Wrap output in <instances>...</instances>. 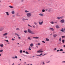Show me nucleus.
I'll list each match as a JSON object with an SVG mask.
<instances>
[{"mask_svg": "<svg viewBox=\"0 0 65 65\" xmlns=\"http://www.w3.org/2000/svg\"><path fill=\"white\" fill-rule=\"evenodd\" d=\"M8 34V33H5L3 34V36H6Z\"/></svg>", "mask_w": 65, "mask_h": 65, "instance_id": "nucleus-11", "label": "nucleus"}, {"mask_svg": "<svg viewBox=\"0 0 65 65\" xmlns=\"http://www.w3.org/2000/svg\"><path fill=\"white\" fill-rule=\"evenodd\" d=\"M9 7H10V8H13V7H12L11 6H9Z\"/></svg>", "mask_w": 65, "mask_h": 65, "instance_id": "nucleus-18", "label": "nucleus"}, {"mask_svg": "<svg viewBox=\"0 0 65 65\" xmlns=\"http://www.w3.org/2000/svg\"><path fill=\"white\" fill-rule=\"evenodd\" d=\"M46 41H50V40H49V39H48L46 38Z\"/></svg>", "mask_w": 65, "mask_h": 65, "instance_id": "nucleus-30", "label": "nucleus"}, {"mask_svg": "<svg viewBox=\"0 0 65 65\" xmlns=\"http://www.w3.org/2000/svg\"><path fill=\"white\" fill-rule=\"evenodd\" d=\"M62 62H63V63H65V61H63Z\"/></svg>", "mask_w": 65, "mask_h": 65, "instance_id": "nucleus-60", "label": "nucleus"}, {"mask_svg": "<svg viewBox=\"0 0 65 65\" xmlns=\"http://www.w3.org/2000/svg\"><path fill=\"white\" fill-rule=\"evenodd\" d=\"M60 50H58L57 51V52H59V51H60Z\"/></svg>", "mask_w": 65, "mask_h": 65, "instance_id": "nucleus-54", "label": "nucleus"}, {"mask_svg": "<svg viewBox=\"0 0 65 65\" xmlns=\"http://www.w3.org/2000/svg\"><path fill=\"white\" fill-rule=\"evenodd\" d=\"M22 21H25L26 20V21H28L29 20L26 19H25V18H23L22 19Z\"/></svg>", "mask_w": 65, "mask_h": 65, "instance_id": "nucleus-13", "label": "nucleus"}, {"mask_svg": "<svg viewBox=\"0 0 65 65\" xmlns=\"http://www.w3.org/2000/svg\"><path fill=\"white\" fill-rule=\"evenodd\" d=\"M29 48H31V47H30V46H29Z\"/></svg>", "mask_w": 65, "mask_h": 65, "instance_id": "nucleus-58", "label": "nucleus"}, {"mask_svg": "<svg viewBox=\"0 0 65 65\" xmlns=\"http://www.w3.org/2000/svg\"><path fill=\"white\" fill-rule=\"evenodd\" d=\"M56 27L57 29H59V28H60V27L59 26V25H57L56 26Z\"/></svg>", "mask_w": 65, "mask_h": 65, "instance_id": "nucleus-14", "label": "nucleus"}, {"mask_svg": "<svg viewBox=\"0 0 65 65\" xmlns=\"http://www.w3.org/2000/svg\"><path fill=\"white\" fill-rule=\"evenodd\" d=\"M63 47H65V45H63Z\"/></svg>", "mask_w": 65, "mask_h": 65, "instance_id": "nucleus-62", "label": "nucleus"}, {"mask_svg": "<svg viewBox=\"0 0 65 65\" xmlns=\"http://www.w3.org/2000/svg\"><path fill=\"white\" fill-rule=\"evenodd\" d=\"M14 57L16 59H17V58H18V57L17 56H15Z\"/></svg>", "mask_w": 65, "mask_h": 65, "instance_id": "nucleus-48", "label": "nucleus"}, {"mask_svg": "<svg viewBox=\"0 0 65 65\" xmlns=\"http://www.w3.org/2000/svg\"><path fill=\"white\" fill-rule=\"evenodd\" d=\"M3 29H4V27H2L0 28V31H3Z\"/></svg>", "mask_w": 65, "mask_h": 65, "instance_id": "nucleus-7", "label": "nucleus"}, {"mask_svg": "<svg viewBox=\"0 0 65 65\" xmlns=\"http://www.w3.org/2000/svg\"><path fill=\"white\" fill-rule=\"evenodd\" d=\"M4 45L3 44H0V46H1V47H3Z\"/></svg>", "mask_w": 65, "mask_h": 65, "instance_id": "nucleus-20", "label": "nucleus"}, {"mask_svg": "<svg viewBox=\"0 0 65 65\" xmlns=\"http://www.w3.org/2000/svg\"><path fill=\"white\" fill-rule=\"evenodd\" d=\"M27 31L28 33H31V34H35V33L32 32V31H31L29 29H27Z\"/></svg>", "mask_w": 65, "mask_h": 65, "instance_id": "nucleus-1", "label": "nucleus"}, {"mask_svg": "<svg viewBox=\"0 0 65 65\" xmlns=\"http://www.w3.org/2000/svg\"><path fill=\"white\" fill-rule=\"evenodd\" d=\"M28 26H29V27H31V28H32V27L29 24H28Z\"/></svg>", "mask_w": 65, "mask_h": 65, "instance_id": "nucleus-34", "label": "nucleus"}, {"mask_svg": "<svg viewBox=\"0 0 65 65\" xmlns=\"http://www.w3.org/2000/svg\"><path fill=\"white\" fill-rule=\"evenodd\" d=\"M33 46V44L32 43H31L30 44V46L31 47H32Z\"/></svg>", "mask_w": 65, "mask_h": 65, "instance_id": "nucleus-21", "label": "nucleus"}, {"mask_svg": "<svg viewBox=\"0 0 65 65\" xmlns=\"http://www.w3.org/2000/svg\"><path fill=\"white\" fill-rule=\"evenodd\" d=\"M25 53L26 54H29V53H28V52H27V51H26L25 52Z\"/></svg>", "mask_w": 65, "mask_h": 65, "instance_id": "nucleus-36", "label": "nucleus"}, {"mask_svg": "<svg viewBox=\"0 0 65 65\" xmlns=\"http://www.w3.org/2000/svg\"><path fill=\"white\" fill-rule=\"evenodd\" d=\"M45 10L44 9H43L42 10V12H45Z\"/></svg>", "mask_w": 65, "mask_h": 65, "instance_id": "nucleus-25", "label": "nucleus"}, {"mask_svg": "<svg viewBox=\"0 0 65 65\" xmlns=\"http://www.w3.org/2000/svg\"><path fill=\"white\" fill-rule=\"evenodd\" d=\"M62 41L63 43H64V42H65V40H62Z\"/></svg>", "mask_w": 65, "mask_h": 65, "instance_id": "nucleus-33", "label": "nucleus"}, {"mask_svg": "<svg viewBox=\"0 0 65 65\" xmlns=\"http://www.w3.org/2000/svg\"><path fill=\"white\" fill-rule=\"evenodd\" d=\"M5 41H6V42H9V41L8 40H5Z\"/></svg>", "mask_w": 65, "mask_h": 65, "instance_id": "nucleus-40", "label": "nucleus"}, {"mask_svg": "<svg viewBox=\"0 0 65 65\" xmlns=\"http://www.w3.org/2000/svg\"><path fill=\"white\" fill-rule=\"evenodd\" d=\"M64 19H62L60 21V23H61V24H63V23H64Z\"/></svg>", "mask_w": 65, "mask_h": 65, "instance_id": "nucleus-5", "label": "nucleus"}, {"mask_svg": "<svg viewBox=\"0 0 65 65\" xmlns=\"http://www.w3.org/2000/svg\"><path fill=\"white\" fill-rule=\"evenodd\" d=\"M60 51H63V50L62 49H61L60 50Z\"/></svg>", "mask_w": 65, "mask_h": 65, "instance_id": "nucleus-42", "label": "nucleus"}, {"mask_svg": "<svg viewBox=\"0 0 65 65\" xmlns=\"http://www.w3.org/2000/svg\"><path fill=\"white\" fill-rule=\"evenodd\" d=\"M12 58L13 59H15V57H12Z\"/></svg>", "mask_w": 65, "mask_h": 65, "instance_id": "nucleus-46", "label": "nucleus"}, {"mask_svg": "<svg viewBox=\"0 0 65 65\" xmlns=\"http://www.w3.org/2000/svg\"><path fill=\"white\" fill-rule=\"evenodd\" d=\"M42 53H41L40 55H37L36 56H42Z\"/></svg>", "mask_w": 65, "mask_h": 65, "instance_id": "nucleus-31", "label": "nucleus"}, {"mask_svg": "<svg viewBox=\"0 0 65 65\" xmlns=\"http://www.w3.org/2000/svg\"><path fill=\"white\" fill-rule=\"evenodd\" d=\"M20 53H22V52H23V51H22V50H20Z\"/></svg>", "mask_w": 65, "mask_h": 65, "instance_id": "nucleus-37", "label": "nucleus"}, {"mask_svg": "<svg viewBox=\"0 0 65 65\" xmlns=\"http://www.w3.org/2000/svg\"><path fill=\"white\" fill-rule=\"evenodd\" d=\"M51 24H54L55 23V22L53 21H52L51 22Z\"/></svg>", "mask_w": 65, "mask_h": 65, "instance_id": "nucleus-23", "label": "nucleus"}, {"mask_svg": "<svg viewBox=\"0 0 65 65\" xmlns=\"http://www.w3.org/2000/svg\"><path fill=\"white\" fill-rule=\"evenodd\" d=\"M43 23V21H42L41 22H39V25H42V24Z\"/></svg>", "mask_w": 65, "mask_h": 65, "instance_id": "nucleus-6", "label": "nucleus"}, {"mask_svg": "<svg viewBox=\"0 0 65 65\" xmlns=\"http://www.w3.org/2000/svg\"><path fill=\"white\" fill-rule=\"evenodd\" d=\"M32 26L34 28H35V26L34 25H32Z\"/></svg>", "mask_w": 65, "mask_h": 65, "instance_id": "nucleus-43", "label": "nucleus"}, {"mask_svg": "<svg viewBox=\"0 0 65 65\" xmlns=\"http://www.w3.org/2000/svg\"><path fill=\"white\" fill-rule=\"evenodd\" d=\"M38 45H40V43H38Z\"/></svg>", "mask_w": 65, "mask_h": 65, "instance_id": "nucleus-41", "label": "nucleus"}, {"mask_svg": "<svg viewBox=\"0 0 65 65\" xmlns=\"http://www.w3.org/2000/svg\"><path fill=\"white\" fill-rule=\"evenodd\" d=\"M50 30H51V31H54V29L53 28H49Z\"/></svg>", "mask_w": 65, "mask_h": 65, "instance_id": "nucleus-9", "label": "nucleus"}, {"mask_svg": "<svg viewBox=\"0 0 65 65\" xmlns=\"http://www.w3.org/2000/svg\"><path fill=\"white\" fill-rule=\"evenodd\" d=\"M34 24L35 25H36V26H38V25H37V23L35 22H34Z\"/></svg>", "mask_w": 65, "mask_h": 65, "instance_id": "nucleus-19", "label": "nucleus"}, {"mask_svg": "<svg viewBox=\"0 0 65 65\" xmlns=\"http://www.w3.org/2000/svg\"><path fill=\"white\" fill-rule=\"evenodd\" d=\"M28 50H29V51H30V50H31V49L30 48H28Z\"/></svg>", "mask_w": 65, "mask_h": 65, "instance_id": "nucleus-52", "label": "nucleus"}, {"mask_svg": "<svg viewBox=\"0 0 65 65\" xmlns=\"http://www.w3.org/2000/svg\"><path fill=\"white\" fill-rule=\"evenodd\" d=\"M36 39H38L39 38V37H35V38Z\"/></svg>", "mask_w": 65, "mask_h": 65, "instance_id": "nucleus-35", "label": "nucleus"}, {"mask_svg": "<svg viewBox=\"0 0 65 65\" xmlns=\"http://www.w3.org/2000/svg\"><path fill=\"white\" fill-rule=\"evenodd\" d=\"M48 11L49 12H52V11H53V9L52 8H48Z\"/></svg>", "mask_w": 65, "mask_h": 65, "instance_id": "nucleus-3", "label": "nucleus"}, {"mask_svg": "<svg viewBox=\"0 0 65 65\" xmlns=\"http://www.w3.org/2000/svg\"><path fill=\"white\" fill-rule=\"evenodd\" d=\"M23 53H25V51H23Z\"/></svg>", "mask_w": 65, "mask_h": 65, "instance_id": "nucleus-55", "label": "nucleus"}, {"mask_svg": "<svg viewBox=\"0 0 65 65\" xmlns=\"http://www.w3.org/2000/svg\"><path fill=\"white\" fill-rule=\"evenodd\" d=\"M26 15L27 17H30L32 16V14L30 13H28L26 14Z\"/></svg>", "mask_w": 65, "mask_h": 65, "instance_id": "nucleus-2", "label": "nucleus"}, {"mask_svg": "<svg viewBox=\"0 0 65 65\" xmlns=\"http://www.w3.org/2000/svg\"><path fill=\"white\" fill-rule=\"evenodd\" d=\"M24 44H25V43H26V42H24Z\"/></svg>", "mask_w": 65, "mask_h": 65, "instance_id": "nucleus-59", "label": "nucleus"}, {"mask_svg": "<svg viewBox=\"0 0 65 65\" xmlns=\"http://www.w3.org/2000/svg\"><path fill=\"white\" fill-rule=\"evenodd\" d=\"M64 18V16H62V17H57V19L58 20H61V19H63Z\"/></svg>", "mask_w": 65, "mask_h": 65, "instance_id": "nucleus-4", "label": "nucleus"}, {"mask_svg": "<svg viewBox=\"0 0 65 65\" xmlns=\"http://www.w3.org/2000/svg\"><path fill=\"white\" fill-rule=\"evenodd\" d=\"M43 51L40 50H39L37 52V53H43Z\"/></svg>", "mask_w": 65, "mask_h": 65, "instance_id": "nucleus-10", "label": "nucleus"}, {"mask_svg": "<svg viewBox=\"0 0 65 65\" xmlns=\"http://www.w3.org/2000/svg\"><path fill=\"white\" fill-rule=\"evenodd\" d=\"M24 32L25 33H27V32H28V31H27V30H26L24 31Z\"/></svg>", "mask_w": 65, "mask_h": 65, "instance_id": "nucleus-24", "label": "nucleus"}, {"mask_svg": "<svg viewBox=\"0 0 65 65\" xmlns=\"http://www.w3.org/2000/svg\"><path fill=\"white\" fill-rule=\"evenodd\" d=\"M33 38H35V37H33Z\"/></svg>", "mask_w": 65, "mask_h": 65, "instance_id": "nucleus-61", "label": "nucleus"}, {"mask_svg": "<svg viewBox=\"0 0 65 65\" xmlns=\"http://www.w3.org/2000/svg\"><path fill=\"white\" fill-rule=\"evenodd\" d=\"M64 30H65V28H62V29H61V30H60V31L61 32H64Z\"/></svg>", "mask_w": 65, "mask_h": 65, "instance_id": "nucleus-8", "label": "nucleus"}, {"mask_svg": "<svg viewBox=\"0 0 65 65\" xmlns=\"http://www.w3.org/2000/svg\"><path fill=\"white\" fill-rule=\"evenodd\" d=\"M61 38H60L59 39V41L61 42Z\"/></svg>", "mask_w": 65, "mask_h": 65, "instance_id": "nucleus-32", "label": "nucleus"}, {"mask_svg": "<svg viewBox=\"0 0 65 65\" xmlns=\"http://www.w3.org/2000/svg\"><path fill=\"white\" fill-rule=\"evenodd\" d=\"M27 39H29L30 40H31V38H30V37H28L27 38Z\"/></svg>", "mask_w": 65, "mask_h": 65, "instance_id": "nucleus-26", "label": "nucleus"}, {"mask_svg": "<svg viewBox=\"0 0 65 65\" xmlns=\"http://www.w3.org/2000/svg\"><path fill=\"white\" fill-rule=\"evenodd\" d=\"M11 13L12 14H14V11H12L11 12Z\"/></svg>", "mask_w": 65, "mask_h": 65, "instance_id": "nucleus-22", "label": "nucleus"}, {"mask_svg": "<svg viewBox=\"0 0 65 65\" xmlns=\"http://www.w3.org/2000/svg\"><path fill=\"white\" fill-rule=\"evenodd\" d=\"M15 17V15H13L12 16V17H13V18H14Z\"/></svg>", "mask_w": 65, "mask_h": 65, "instance_id": "nucleus-53", "label": "nucleus"}, {"mask_svg": "<svg viewBox=\"0 0 65 65\" xmlns=\"http://www.w3.org/2000/svg\"><path fill=\"white\" fill-rule=\"evenodd\" d=\"M16 30L17 31H20V28H16Z\"/></svg>", "mask_w": 65, "mask_h": 65, "instance_id": "nucleus-15", "label": "nucleus"}, {"mask_svg": "<svg viewBox=\"0 0 65 65\" xmlns=\"http://www.w3.org/2000/svg\"><path fill=\"white\" fill-rule=\"evenodd\" d=\"M61 37L62 38H65V36H62Z\"/></svg>", "mask_w": 65, "mask_h": 65, "instance_id": "nucleus-39", "label": "nucleus"}, {"mask_svg": "<svg viewBox=\"0 0 65 65\" xmlns=\"http://www.w3.org/2000/svg\"><path fill=\"white\" fill-rule=\"evenodd\" d=\"M55 23L56 24H57V22H55Z\"/></svg>", "mask_w": 65, "mask_h": 65, "instance_id": "nucleus-63", "label": "nucleus"}, {"mask_svg": "<svg viewBox=\"0 0 65 65\" xmlns=\"http://www.w3.org/2000/svg\"><path fill=\"white\" fill-rule=\"evenodd\" d=\"M47 63H50V61H48L47 62Z\"/></svg>", "mask_w": 65, "mask_h": 65, "instance_id": "nucleus-56", "label": "nucleus"}, {"mask_svg": "<svg viewBox=\"0 0 65 65\" xmlns=\"http://www.w3.org/2000/svg\"><path fill=\"white\" fill-rule=\"evenodd\" d=\"M56 50H57V48H55L54 49V51H56Z\"/></svg>", "mask_w": 65, "mask_h": 65, "instance_id": "nucleus-44", "label": "nucleus"}, {"mask_svg": "<svg viewBox=\"0 0 65 65\" xmlns=\"http://www.w3.org/2000/svg\"><path fill=\"white\" fill-rule=\"evenodd\" d=\"M3 51V50H0V52H2Z\"/></svg>", "mask_w": 65, "mask_h": 65, "instance_id": "nucleus-38", "label": "nucleus"}, {"mask_svg": "<svg viewBox=\"0 0 65 65\" xmlns=\"http://www.w3.org/2000/svg\"><path fill=\"white\" fill-rule=\"evenodd\" d=\"M11 40L12 41H14L15 40V39H13V38H12L11 39Z\"/></svg>", "mask_w": 65, "mask_h": 65, "instance_id": "nucleus-29", "label": "nucleus"}, {"mask_svg": "<svg viewBox=\"0 0 65 65\" xmlns=\"http://www.w3.org/2000/svg\"><path fill=\"white\" fill-rule=\"evenodd\" d=\"M7 37H8L7 36H5L4 37V38H7Z\"/></svg>", "mask_w": 65, "mask_h": 65, "instance_id": "nucleus-51", "label": "nucleus"}, {"mask_svg": "<svg viewBox=\"0 0 65 65\" xmlns=\"http://www.w3.org/2000/svg\"><path fill=\"white\" fill-rule=\"evenodd\" d=\"M45 10L46 11H47V10L48 11V9H45Z\"/></svg>", "mask_w": 65, "mask_h": 65, "instance_id": "nucleus-50", "label": "nucleus"}, {"mask_svg": "<svg viewBox=\"0 0 65 65\" xmlns=\"http://www.w3.org/2000/svg\"><path fill=\"white\" fill-rule=\"evenodd\" d=\"M53 37H56V36H57V35L56 34H54L53 35Z\"/></svg>", "mask_w": 65, "mask_h": 65, "instance_id": "nucleus-17", "label": "nucleus"}, {"mask_svg": "<svg viewBox=\"0 0 65 65\" xmlns=\"http://www.w3.org/2000/svg\"><path fill=\"white\" fill-rule=\"evenodd\" d=\"M15 35H17V36L19 37V36H20V35L18 34H17V33H15Z\"/></svg>", "mask_w": 65, "mask_h": 65, "instance_id": "nucleus-27", "label": "nucleus"}, {"mask_svg": "<svg viewBox=\"0 0 65 65\" xmlns=\"http://www.w3.org/2000/svg\"><path fill=\"white\" fill-rule=\"evenodd\" d=\"M6 14L7 15H9V13L8 12H6Z\"/></svg>", "mask_w": 65, "mask_h": 65, "instance_id": "nucleus-16", "label": "nucleus"}, {"mask_svg": "<svg viewBox=\"0 0 65 65\" xmlns=\"http://www.w3.org/2000/svg\"><path fill=\"white\" fill-rule=\"evenodd\" d=\"M21 1L22 2H24V0H21Z\"/></svg>", "mask_w": 65, "mask_h": 65, "instance_id": "nucleus-45", "label": "nucleus"}, {"mask_svg": "<svg viewBox=\"0 0 65 65\" xmlns=\"http://www.w3.org/2000/svg\"><path fill=\"white\" fill-rule=\"evenodd\" d=\"M39 15H40V16H41V17H43L44 15L42 13H39Z\"/></svg>", "mask_w": 65, "mask_h": 65, "instance_id": "nucleus-12", "label": "nucleus"}, {"mask_svg": "<svg viewBox=\"0 0 65 65\" xmlns=\"http://www.w3.org/2000/svg\"><path fill=\"white\" fill-rule=\"evenodd\" d=\"M42 41V42H43V43H45V42H44V41Z\"/></svg>", "mask_w": 65, "mask_h": 65, "instance_id": "nucleus-49", "label": "nucleus"}, {"mask_svg": "<svg viewBox=\"0 0 65 65\" xmlns=\"http://www.w3.org/2000/svg\"><path fill=\"white\" fill-rule=\"evenodd\" d=\"M52 34H50V35H51V36H52Z\"/></svg>", "mask_w": 65, "mask_h": 65, "instance_id": "nucleus-64", "label": "nucleus"}, {"mask_svg": "<svg viewBox=\"0 0 65 65\" xmlns=\"http://www.w3.org/2000/svg\"><path fill=\"white\" fill-rule=\"evenodd\" d=\"M17 15V16H20V15H19L18 14H17V15Z\"/></svg>", "mask_w": 65, "mask_h": 65, "instance_id": "nucleus-57", "label": "nucleus"}, {"mask_svg": "<svg viewBox=\"0 0 65 65\" xmlns=\"http://www.w3.org/2000/svg\"><path fill=\"white\" fill-rule=\"evenodd\" d=\"M25 12H26V13H27V12H29V11H28L27 10H26L25 11Z\"/></svg>", "mask_w": 65, "mask_h": 65, "instance_id": "nucleus-28", "label": "nucleus"}, {"mask_svg": "<svg viewBox=\"0 0 65 65\" xmlns=\"http://www.w3.org/2000/svg\"><path fill=\"white\" fill-rule=\"evenodd\" d=\"M18 38L19 39H21V37H18Z\"/></svg>", "mask_w": 65, "mask_h": 65, "instance_id": "nucleus-47", "label": "nucleus"}]
</instances>
